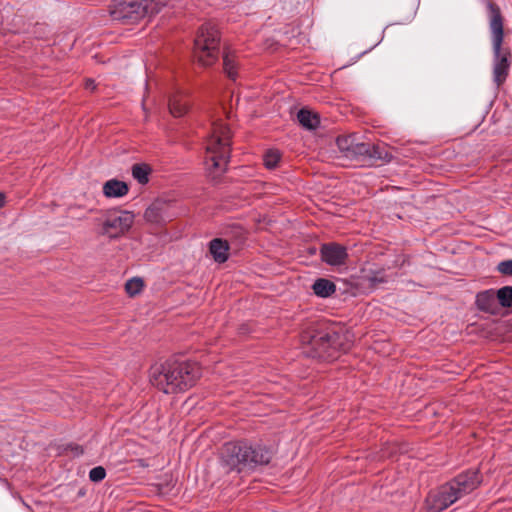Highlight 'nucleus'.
Segmentation results:
<instances>
[{
  "label": "nucleus",
  "instance_id": "obj_27",
  "mask_svg": "<svg viewBox=\"0 0 512 512\" xmlns=\"http://www.w3.org/2000/svg\"><path fill=\"white\" fill-rule=\"evenodd\" d=\"M6 196L4 193H0V208H2L5 204Z\"/></svg>",
  "mask_w": 512,
  "mask_h": 512
},
{
  "label": "nucleus",
  "instance_id": "obj_16",
  "mask_svg": "<svg viewBox=\"0 0 512 512\" xmlns=\"http://www.w3.org/2000/svg\"><path fill=\"white\" fill-rule=\"evenodd\" d=\"M209 251L218 263H224L229 257V244L226 240L215 238L209 244Z\"/></svg>",
  "mask_w": 512,
  "mask_h": 512
},
{
  "label": "nucleus",
  "instance_id": "obj_26",
  "mask_svg": "<svg viewBox=\"0 0 512 512\" xmlns=\"http://www.w3.org/2000/svg\"><path fill=\"white\" fill-rule=\"evenodd\" d=\"M84 87L87 90L94 91L96 89L95 81L91 78L86 79Z\"/></svg>",
  "mask_w": 512,
  "mask_h": 512
},
{
  "label": "nucleus",
  "instance_id": "obj_5",
  "mask_svg": "<svg viewBox=\"0 0 512 512\" xmlns=\"http://www.w3.org/2000/svg\"><path fill=\"white\" fill-rule=\"evenodd\" d=\"M231 152V131L221 121L212 124L206 142V166L210 172L222 173L226 170Z\"/></svg>",
  "mask_w": 512,
  "mask_h": 512
},
{
  "label": "nucleus",
  "instance_id": "obj_20",
  "mask_svg": "<svg viewBox=\"0 0 512 512\" xmlns=\"http://www.w3.org/2000/svg\"><path fill=\"white\" fill-rule=\"evenodd\" d=\"M150 172L151 169L146 164H135L132 167V175L140 184H146L149 181Z\"/></svg>",
  "mask_w": 512,
  "mask_h": 512
},
{
  "label": "nucleus",
  "instance_id": "obj_6",
  "mask_svg": "<svg viewBox=\"0 0 512 512\" xmlns=\"http://www.w3.org/2000/svg\"><path fill=\"white\" fill-rule=\"evenodd\" d=\"M161 8L162 3L157 0H113L109 11L113 20L133 24L158 13Z\"/></svg>",
  "mask_w": 512,
  "mask_h": 512
},
{
  "label": "nucleus",
  "instance_id": "obj_13",
  "mask_svg": "<svg viewBox=\"0 0 512 512\" xmlns=\"http://www.w3.org/2000/svg\"><path fill=\"white\" fill-rule=\"evenodd\" d=\"M247 454V466L249 467L267 465L273 457V452L262 446L252 447L249 445V452Z\"/></svg>",
  "mask_w": 512,
  "mask_h": 512
},
{
  "label": "nucleus",
  "instance_id": "obj_22",
  "mask_svg": "<svg viewBox=\"0 0 512 512\" xmlns=\"http://www.w3.org/2000/svg\"><path fill=\"white\" fill-rule=\"evenodd\" d=\"M280 160L281 153L277 149H270L263 156L264 166L268 169L276 168Z\"/></svg>",
  "mask_w": 512,
  "mask_h": 512
},
{
  "label": "nucleus",
  "instance_id": "obj_3",
  "mask_svg": "<svg viewBox=\"0 0 512 512\" xmlns=\"http://www.w3.org/2000/svg\"><path fill=\"white\" fill-rule=\"evenodd\" d=\"M489 29L494 54L493 77L494 82L500 87L509 74L512 62V54L509 47L503 46L504 41V17L500 7L492 1L487 3Z\"/></svg>",
  "mask_w": 512,
  "mask_h": 512
},
{
  "label": "nucleus",
  "instance_id": "obj_19",
  "mask_svg": "<svg viewBox=\"0 0 512 512\" xmlns=\"http://www.w3.org/2000/svg\"><path fill=\"white\" fill-rule=\"evenodd\" d=\"M223 68L226 75L235 80L238 77V61L235 53L225 52L223 55Z\"/></svg>",
  "mask_w": 512,
  "mask_h": 512
},
{
  "label": "nucleus",
  "instance_id": "obj_4",
  "mask_svg": "<svg viewBox=\"0 0 512 512\" xmlns=\"http://www.w3.org/2000/svg\"><path fill=\"white\" fill-rule=\"evenodd\" d=\"M480 484L477 471L469 470L459 474L450 482L442 485L436 492L430 493L427 503L430 512H440L455 503L464 495L475 490Z\"/></svg>",
  "mask_w": 512,
  "mask_h": 512
},
{
  "label": "nucleus",
  "instance_id": "obj_8",
  "mask_svg": "<svg viewBox=\"0 0 512 512\" xmlns=\"http://www.w3.org/2000/svg\"><path fill=\"white\" fill-rule=\"evenodd\" d=\"M220 33L212 23L203 24L194 41V55L202 66L213 65L219 57Z\"/></svg>",
  "mask_w": 512,
  "mask_h": 512
},
{
  "label": "nucleus",
  "instance_id": "obj_24",
  "mask_svg": "<svg viewBox=\"0 0 512 512\" xmlns=\"http://www.w3.org/2000/svg\"><path fill=\"white\" fill-rule=\"evenodd\" d=\"M106 476V471L102 466L94 467L89 472V479L92 482H100Z\"/></svg>",
  "mask_w": 512,
  "mask_h": 512
},
{
  "label": "nucleus",
  "instance_id": "obj_25",
  "mask_svg": "<svg viewBox=\"0 0 512 512\" xmlns=\"http://www.w3.org/2000/svg\"><path fill=\"white\" fill-rule=\"evenodd\" d=\"M497 269L503 275L512 276V260L500 262L497 266Z\"/></svg>",
  "mask_w": 512,
  "mask_h": 512
},
{
  "label": "nucleus",
  "instance_id": "obj_9",
  "mask_svg": "<svg viewBox=\"0 0 512 512\" xmlns=\"http://www.w3.org/2000/svg\"><path fill=\"white\" fill-rule=\"evenodd\" d=\"M249 444L244 441L227 442L221 449L222 463L229 471L241 472L247 467Z\"/></svg>",
  "mask_w": 512,
  "mask_h": 512
},
{
  "label": "nucleus",
  "instance_id": "obj_23",
  "mask_svg": "<svg viewBox=\"0 0 512 512\" xmlns=\"http://www.w3.org/2000/svg\"><path fill=\"white\" fill-rule=\"evenodd\" d=\"M496 299L501 306L509 308L512 306V287L505 286L500 288L496 293Z\"/></svg>",
  "mask_w": 512,
  "mask_h": 512
},
{
  "label": "nucleus",
  "instance_id": "obj_14",
  "mask_svg": "<svg viewBox=\"0 0 512 512\" xmlns=\"http://www.w3.org/2000/svg\"><path fill=\"white\" fill-rule=\"evenodd\" d=\"M476 305L478 309L483 312L495 314L498 310L495 292L490 289L478 293L476 296Z\"/></svg>",
  "mask_w": 512,
  "mask_h": 512
},
{
  "label": "nucleus",
  "instance_id": "obj_17",
  "mask_svg": "<svg viewBox=\"0 0 512 512\" xmlns=\"http://www.w3.org/2000/svg\"><path fill=\"white\" fill-rule=\"evenodd\" d=\"M297 119L302 127L309 130L316 129L320 124L319 115L306 108L299 110L297 113Z\"/></svg>",
  "mask_w": 512,
  "mask_h": 512
},
{
  "label": "nucleus",
  "instance_id": "obj_1",
  "mask_svg": "<svg viewBox=\"0 0 512 512\" xmlns=\"http://www.w3.org/2000/svg\"><path fill=\"white\" fill-rule=\"evenodd\" d=\"M202 376L198 363L167 359L150 370V382L165 394L185 392L193 387Z\"/></svg>",
  "mask_w": 512,
  "mask_h": 512
},
{
  "label": "nucleus",
  "instance_id": "obj_15",
  "mask_svg": "<svg viewBox=\"0 0 512 512\" xmlns=\"http://www.w3.org/2000/svg\"><path fill=\"white\" fill-rule=\"evenodd\" d=\"M128 191L127 183L117 179L108 180L103 185V194L107 198L123 197L127 195Z\"/></svg>",
  "mask_w": 512,
  "mask_h": 512
},
{
  "label": "nucleus",
  "instance_id": "obj_21",
  "mask_svg": "<svg viewBox=\"0 0 512 512\" xmlns=\"http://www.w3.org/2000/svg\"><path fill=\"white\" fill-rule=\"evenodd\" d=\"M144 288V281L139 277L129 279L125 283V292L130 296L134 297L142 292Z\"/></svg>",
  "mask_w": 512,
  "mask_h": 512
},
{
  "label": "nucleus",
  "instance_id": "obj_11",
  "mask_svg": "<svg viewBox=\"0 0 512 512\" xmlns=\"http://www.w3.org/2000/svg\"><path fill=\"white\" fill-rule=\"evenodd\" d=\"M321 260L330 266H341L346 264L348 253L345 246L331 242L320 247Z\"/></svg>",
  "mask_w": 512,
  "mask_h": 512
},
{
  "label": "nucleus",
  "instance_id": "obj_7",
  "mask_svg": "<svg viewBox=\"0 0 512 512\" xmlns=\"http://www.w3.org/2000/svg\"><path fill=\"white\" fill-rule=\"evenodd\" d=\"M135 215L126 210H107L95 218V233L114 240L124 237L132 228Z\"/></svg>",
  "mask_w": 512,
  "mask_h": 512
},
{
  "label": "nucleus",
  "instance_id": "obj_12",
  "mask_svg": "<svg viewBox=\"0 0 512 512\" xmlns=\"http://www.w3.org/2000/svg\"><path fill=\"white\" fill-rule=\"evenodd\" d=\"M169 110L175 117L185 115L189 109V99L185 92L177 90L169 98Z\"/></svg>",
  "mask_w": 512,
  "mask_h": 512
},
{
  "label": "nucleus",
  "instance_id": "obj_2",
  "mask_svg": "<svg viewBox=\"0 0 512 512\" xmlns=\"http://www.w3.org/2000/svg\"><path fill=\"white\" fill-rule=\"evenodd\" d=\"M300 341L307 354L323 360L335 359L340 351L346 352L351 347L347 334L318 326L306 328L300 334Z\"/></svg>",
  "mask_w": 512,
  "mask_h": 512
},
{
  "label": "nucleus",
  "instance_id": "obj_28",
  "mask_svg": "<svg viewBox=\"0 0 512 512\" xmlns=\"http://www.w3.org/2000/svg\"><path fill=\"white\" fill-rule=\"evenodd\" d=\"M77 454H83V449L81 447H76Z\"/></svg>",
  "mask_w": 512,
  "mask_h": 512
},
{
  "label": "nucleus",
  "instance_id": "obj_10",
  "mask_svg": "<svg viewBox=\"0 0 512 512\" xmlns=\"http://www.w3.org/2000/svg\"><path fill=\"white\" fill-rule=\"evenodd\" d=\"M336 144L346 157L370 154L371 145L369 143L359 142L356 134L338 136Z\"/></svg>",
  "mask_w": 512,
  "mask_h": 512
},
{
  "label": "nucleus",
  "instance_id": "obj_18",
  "mask_svg": "<svg viewBox=\"0 0 512 512\" xmlns=\"http://www.w3.org/2000/svg\"><path fill=\"white\" fill-rule=\"evenodd\" d=\"M312 290L316 296L327 298L335 293L336 285L328 279L320 278L314 282Z\"/></svg>",
  "mask_w": 512,
  "mask_h": 512
}]
</instances>
